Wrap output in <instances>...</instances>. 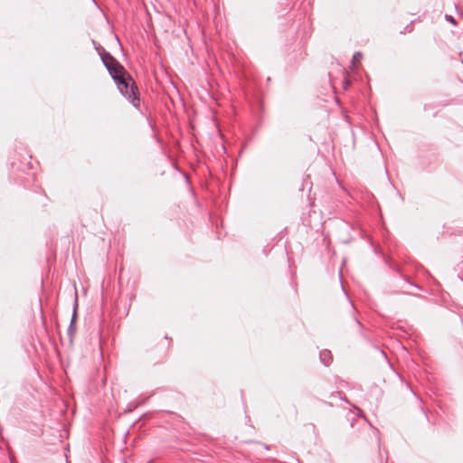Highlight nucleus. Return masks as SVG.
I'll list each match as a JSON object with an SVG mask.
<instances>
[{"label": "nucleus", "instance_id": "f257e3e1", "mask_svg": "<svg viewBox=\"0 0 463 463\" xmlns=\"http://www.w3.org/2000/svg\"><path fill=\"white\" fill-rule=\"evenodd\" d=\"M103 62L108 68L110 75L117 81L120 92L128 98L129 99H136V86L126 71L123 66H121L112 56L106 54L102 57Z\"/></svg>", "mask_w": 463, "mask_h": 463}, {"label": "nucleus", "instance_id": "7ed1b4c3", "mask_svg": "<svg viewBox=\"0 0 463 463\" xmlns=\"http://www.w3.org/2000/svg\"><path fill=\"white\" fill-rule=\"evenodd\" d=\"M449 19L450 22L455 23L454 19L451 16Z\"/></svg>", "mask_w": 463, "mask_h": 463}, {"label": "nucleus", "instance_id": "f03ea898", "mask_svg": "<svg viewBox=\"0 0 463 463\" xmlns=\"http://www.w3.org/2000/svg\"><path fill=\"white\" fill-rule=\"evenodd\" d=\"M413 31L412 26H410V29L408 30L409 33H411Z\"/></svg>", "mask_w": 463, "mask_h": 463}]
</instances>
